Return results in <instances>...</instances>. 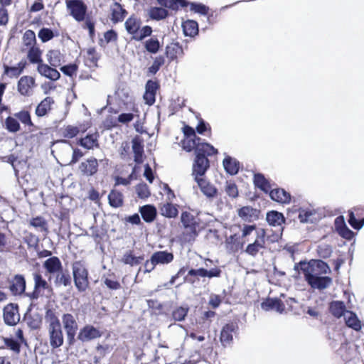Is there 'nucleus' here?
Listing matches in <instances>:
<instances>
[{
  "label": "nucleus",
  "mask_w": 364,
  "mask_h": 364,
  "mask_svg": "<svg viewBox=\"0 0 364 364\" xmlns=\"http://www.w3.org/2000/svg\"><path fill=\"white\" fill-rule=\"evenodd\" d=\"M218 153L212 151H204L203 149H197L195 153V158L192 165V176L194 181L205 178V173L210 168V164L208 156L216 155Z\"/></svg>",
  "instance_id": "f257e3e1"
},
{
  "label": "nucleus",
  "mask_w": 364,
  "mask_h": 364,
  "mask_svg": "<svg viewBox=\"0 0 364 364\" xmlns=\"http://www.w3.org/2000/svg\"><path fill=\"white\" fill-rule=\"evenodd\" d=\"M74 284L79 292H85L90 287L89 272L82 261H75L72 264Z\"/></svg>",
  "instance_id": "f03ea898"
},
{
  "label": "nucleus",
  "mask_w": 364,
  "mask_h": 364,
  "mask_svg": "<svg viewBox=\"0 0 364 364\" xmlns=\"http://www.w3.org/2000/svg\"><path fill=\"white\" fill-rule=\"evenodd\" d=\"M66 7L76 21L81 22L86 18L87 6L82 0H66Z\"/></svg>",
  "instance_id": "7ed1b4c3"
},
{
  "label": "nucleus",
  "mask_w": 364,
  "mask_h": 364,
  "mask_svg": "<svg viewBox=\"0 0 364 364\" xmlns=\"http://www.w3.org/2000/svg\"><path fill=\"white\" fill-rule=\"evenodd\" d=\"M329 311L336 318L343 316V318H358L357 314L348 310L344 302L342 301H332L329 304Z\"/></svg>",
  "instance_id": "20e7f679"
},
{
  "label": "nucleus",
  "mask_w": 364,
  "mask_h": 364,
  "mask_svg": "<svg viewBox=\"0 0 364 364\" xmlns=\"http://www.w3.org/2000/svg\"><path fill=\"white\" fill-rule=\"evenodd\" d=\"M33 276L34 280L33 290L32 292L26 293V296L31 301L37 300L42 295L41 291L49 288L48 283L40 273L34 272Z\"/></svg>",
  "instance_id": "39448f33"
},
{
  "label": "nucleus",
  "mask_w": 364,
  "mask_h": 364,
  "mask_svg": "<svg viewBox=\"0 0 364 364\" xmlns=\"http://www.w3.org/2000/svg\"><path fill=\"white\" fill-rule=\"evenodd\" d=\"M50 343L53 348L61 346L63 343V336L61 330V324L59 320H53L49 327Z\"/></svg>",
  "instance_id": "423d86ee"
},
{
  "label": "nucleus",
  "mask_w": 364,
  "mask_h": 364,
  "mask_svg": "<svg viewBox=\"0 0 364 364\" xmlns=\"http://www.w3.org/2000/svg\"><path fill=\"white\" fill-rule=\"evenodd\" d=\"M306 282L313 289L323 290L331 284L332 279L328 276H323L315 272L313 275L309 276Z\"/></svg>",
  "instance_id": "0eeeda50"
},
{
  "label": "nucleus",
  "mask_w": 364,
  "mask_h": 364,
  "mask_svg": "<svg viewBox=\"0 0 364 364\" xmlns=\"http://www.w3.org/2000/svg\"><path fill=\"white\" fill-rule=\"evenodd\" d=\"M26 282L23 275L16 274L11 281L9 289L13 295H26Z\"/></svg>",
  "instance_id": "6e6552de"
},
{
  "label": "nucleus",
  "mask_w": 364,
  "mask_h": 364,
  "mask_svg": "<svg viewBox=\"0 0 364 364\" xmlns=\"http://www.w3.org/2000/svg\"><path fill=\"white\" fill-rule=\"evenodd\" d=\"M98 166L97 159L91 157L80 163L79 170L83 176H92L97 172Z\"/></svg>",
  "instance_id": "1a4fd4ad"
},
{
  "label": "nucleus",
  "mask_w": 364,
  "mask_h": 364,
  "mask_svg": "<svg viewBox=\"0 0 364 364\" xmlns=\"http://www.w3.org/2000/svg\"><path fill=\"white\" fill-rule=\"evenodd\" d=\"M151 257L152 266H156L158 264H168L174 259L173 254L171 252H168L167 250L156 251L154 252Z\"/></svg>",
  "instance_id": "9d476101"
},
{
  "label": "nucleus",
  "mask_w": 364,
  "mask_h": 364,
  "mask_svg": "<svg viewBox=\"0 0 364 364\" xmlns=\"http://www.w3.org/2000/svg\"><path fill=\"white\" fill-rule=\"evenodd\" d=\"M261 307L267 311H274L282 313L284 310L285 306L280 299L269 297L262 302Z\"/></svg>",
  "instance_id": "9b49d317"
},
{
  "label": "nucleus",
  "mask_w": 364,
  "mask_h": 364,
  "mask_svg": "<svg viewBox=\"0 0 364 364\" xmlns=\"http://www.w3.org/2000/svg\"><path fill=\"white\" fill-rule=\"evenodd\" d=\"M37 71L38 72V73L41 75L46 77L52 81H56V80H59L60 77V74L55 69V68L52 67L50 65H48L47 64H45L43 63H40L37 66Z\"/></svg>",
  "instance_id": "f8f14e48"
},
{
  "label": "nucleus",
  "mask_w": 364,
  "mask_h": 364,
  "mask_svg": "<svg viewBox=\"0 0 364 364\" xmlns=\"http://www.w3.org/2000/svg\"><path fill=\"white\" fill-rule=\"evenodd\" d=\"M237 328V324L233 322L228 323L223 326L220 337V341L223 346H226L231 343L232 341V333L235 332Z\"/></svg>",
  "instance_id": "ddd939ff"
},
{
  "label": "nucleus",
  "mask_w": 364,
  "mask_h": 364,
  "mask_svg": "<svg viewBox=\"0 0 364 364\" xmlns=\"http://www.w3.org/2000/svg\"><path fill=\"white\" fill-rule=\"evenodd\" d=\"M35 85V79L31 76H23L18 81L17 90L23 96L30 95V89Z\"/></svg>",
  "instance_id": "4468645a"
},
{
  "label": "nucleus",
  "mask_w": 364,
  "mask_h": 364,
  "mask_svg": "<svg viewBox=\"0 0 364 364\" xmlns=\"http://www.w3.org/2000/svg\"><path fill=\"white\" fill-rule=\"evenodd\" d=\"M139 212L144 221L147 223L154 222L157 215L156 208L151 204H146L139 207Z\"/></svg>",
  "instance_id": "2eb2a0df"
},
{
  "label": "nucleus",
  "mask_w": 364,
  "mask_h": 364,
  "mask_svg": "<svg viewBox=\"0 0 364 364\" xmlns=\"http://www.w3.org/2000/svg\"><path fill=\"white\" fill-rule=\"evenodd\" d=\"M240 165L238 160L228 155L225 156L223 161V166L225 172L230 176H235L238 173Z\"/></svg>",
  "instance_id": "dca6fc26"
},
{
  "label": "nucleus",
  "mask_w": 364,
  "mask_h": 364,
  "mask_svg": "<svg viewBox=\"0 0 364 364\" xmlns=\"http://www.w3.org/2000/svg\"><path fill=\"white\" fill-rule=\"evenodd\" d=\"M269 196L272 200L279 203H289L291 195L283 188H274L269 191Z\"/></svg>",
  "instance_id": "f3484780"
},
{
  "label": "nucleus",
  "mask_w": 364,
  "mask_h": 364,
  "mask_svg": "<svg viewBox=\"0 0 364 364\" xmlns=\"http://www.w3.org/2000/svg\"><path fill=\"white\" fill-rule=\"evenodd\" d=\"M181 221L183 226L186 229H190L191 232L194 235H198L196 230L198 223H196L195 218L189 212L183 211L181 215Z\"/></svg>",
  "instance_id": "a211bd4d"
},
{
  "label": "nucleus",
  "mask_w": 364,
  "mask_h": 364,
  "mask_svg": "<svg viewBox=\"0 0 364 364\" xmlns=\"http://www.w3.org/2000/svg\"><path fill=\"white\" fill-rule=\"evenodd\" d=\"M127 14V10L119 2H114L111 7V21L114 24L123 21Z\"/></svg>",
  "instance_id": "6ab92c4d"
},
{
  "label": "nucleus",
  "mask_w": 364,
  "mask_h": 364,
  "mask_svg": "<svg viewBox=\"0 0 364 364\" xmlns=\"http://www.w3.org/2000/svg\"><path fill=\"white\" fill-rule=\"evenodd\" d=\"M98 136L97 132L87 134L85 137L78 139L77 144L87 149H92L94 147L97 148L99 147Z\"/></svg>",
  "instance_id": "aec40b11"
},
{
  "label": "nucleus",
  "mask_w": 364,
  "mask_h": 364,
  "mask_svg": "<svg viewBox=\"0 0 364 364\" xmlns=\"http://www.w3.org/2000/svg\"><path fill=\"white\" fill-rule=\"evenodd\" d=\"M43 267L50 274H55L63 268L62 262L58 257L53 256L47 259L43 264Z\"/></svg>",
  "instance_id": "412c9836"
},
{
  "label": "nucleus",
  "mask_w": 364,
  "mask_h": 364,
  "mask_svg": "<svg viewBox=\"0 0 364 364\" xmlns=\"http://www.w3.org/2000/svg\"><path fill=\"white\" fill-rule=\"evenodd\" d=\"M259 210L251 206H243L237 211L240 218L243 220L251 222L258 218Z\"/></svg>",
  "instance_id": "4be33fe9"
},
{
  "label": "nucleus",
  "mask_w": 364,
  "mask_h": 364,
  "mask_svg": "<svg viewBox=\"0 0 364 364\" xmlns=\"http://www.w3.org/2000/svg\"><path fill=\"white\" fill-rule=\"evenodd\" d=\"M132 151L134 153V161L136 164H140L143 162L144 144L141 139L136 136L132 141Z\"/></svg>",
  "instance_id": "5701e85b"
},
{
  "label": "nucleus",
  "mask_w": 364,
  "mask_h": 364,
  "mask_svg": "<svg viewBox=\"0 0 364 364\" xmlns=\"http://www.w3.org/2000/svg\"><path fill=\"white\" fill-rule=\"evenodd\" d=\"M141 25V20L134 15L129 16L124 23V27L128 33L136 35L139 33Z\"/></svg>",
  "instance_id": "b1692460"
},
{
  "label": "nucleus",
  "mask_w": 364,
  "mask_h": 364,
  "mask_svg": "<svg viewBox=\"0 0 364 364\" xmlns=\"http://www.w3.org/2000/svg\"><path fill=\"white\" fill-rule=\"evenodd\" d=\"M198 185L201 192L208 198H213L217 194V188L208 182L205 178H199L198 181H195Z\"/></svg>",
  "instance_id": "393cba45"
},
{
  "label": "nucleus",
  "mask_w": 364,
  "mask_h": 364,
  "mask_svg": "<svg viewBox=\"0 0 364 364\" xmlns=\"http://www.w3.org/2000/svg\"><path fill=\"white\" fill-rule=\"evenodd\" d=\"M266 220L271 226H279L285 223L286 218L283 213L277 210H270L267 213Z\"/></svg>",
  "instance_id": "a878e982"
},
{
  "label": "nucleus",
  "mask_w": 364,
  "mask_h": 364,
  "mask_svg": "<svg viewBox=\"0 0 364 364\" xmlns=\"http://www.w3.org/2000/svg\"><path fill=\"white\" fill-rule=\"evenodd\" d=\"M55 274L54 283L56 287L62 285L68 287L71 285L72 278L68 269H63L62 268L61 270H59Z\"/></svg>",
  "instance_id": "bb28decb"
},
{
  "label": "nucleus",
  "mask_w": 364,
  "mask_h": 364,
  "mask_svg": "<svg viewBox=\"0 0 364 364\" xmlns=\"http://www.w3.org/2000/svg\"><path fill=\"white\" fill-rule=\"evenodd\" d=\"M253 181L255 187L258 188L265 193H269V191L272 190L270 183L262 173H255Z\"/></svg>",
  "instance_id": "cd10ccee"
},
{
  "label": "nucleus",
  "mask_w": 364,
  "mask_h": 364,
  "mask_svg": "<svg viewBox=\"0 0 364 364\" xmlns=\"http://www.w3.org/2000/svg\"><path fill=\"white\" fill-rule=\"evenodd\" d=\"M100 331L91 326H85L80 333L79 338L82 341H87L100 337Z\"/></svg>",
  "instance_id": "c85d7f7f"
},
{
  "label": "nucleus",
  "mask_w": 364,
  "mask_h": 364,
  "mask_svg": "<svg viewBox=\"0 0 364 364\" xmlns=\"http://www.w3.org/2000/svg\"><path fill=\"white\" fill-rule=\"evenodd\" d=\"M183 34L186 36L194 37L198 33V23L194 20H187L182 23Z\"/></svg>",
  "instance_id": "c756f323"
},
{
  "label": "nucleus",
  "mask_w": 364,
  "mask_h": 364,
  "mask_svg": "<svg viewBox=\"0 0 364 364\" xmlns=\"http://www.w3.org/2000/svg\"><path fill=\"white\" fill-rule=\"evenodd\" d=\"M108 201L111 207L117 208L124 204L123 194L117 190H112L108 195Z\"/></svg>",
  "instance_id": "7c9ffc66"
},
{
  "label": "nucleus",
  "mask_w": 364,
  "mask_h": 364,
  "mask_svg": "<svg viewBox=\"0 0 364 364\" xmlns=\"http://www.w3.org/2000/svg\"><path fill=\"white\" fill-rule=\"evenodd\" d=\"M193 144H195V151L196 149H200L204 151H212V153H218L217 149H215L212 144L205 142L200 137L198 136L196 134L191 138Z\"/></svg>",
  "instance_id": "2f4dec72"
},
{
  "label": "nucleus",
  "mask_w": 364,
  "mask_h": 364,
  "mask_svg": "<svg viewBox=\"0 0 364 364\" xmlns=\"http://www.w3.org/2000/svg\"><path fill=\"white\" fill-rule=\"evenodd\" d=\"M54 102V100L50 97H46L43 99L36 108V114L39 117H43L50 109V105Z\"/></svg>",
  "instance_id": "473e14b6"
},
{
  "label": "nucleus",
  "mask_w": 364,
  "mask_h": 364,
  "mask_svg": "<svg viewBox=\"0 0 364 364\" xmlns=\"http://www.w3.org/2000/svg\"><path fill=\"white\" fill-rule=\"evenodd\" d=\"M149 16L152 20L161 21L168 17V11L163 7L152 6L149 10Z\"/></svg>",
  "instance_id": "72a5a7b5"
},
{
  "label": "nucleus",
  "mask_w": 364,
  "mask_h": 364,
  "mask_svg": "<svg viewBox=\"0 0 364 364\" xmlns=\"http://www.w3.org/2000/svg\"><path fill=\"white\" fill-rule=\"evenodd\" d=\"M183 48L178 42L171 43L166 47V56L170 61L175 60L178 54H183Z\"/></svg>",
  "instance_id": "f704fd0d"
},
{
  "label": "nucleus",
  "mask_w": 364,
  "mask_h": 364,
  "mask_svg": "<svg viewBox=\"0 0 364 364\" xmlns=\"http://www.w3.org/2000/svg\"><path fill=\"white\" fill-rule=\"evenodd\" d=\"M144 260V256H135L132 250L127 251L122 258V262L125 264H129L132 267L138 265Z\"/></svg>",
  "instance_id": "c9c22d12"
},
{
  "label": "nucleus",
  "mask_w": 364,
  "mask_h": 364,
  "mask_svg": "<svg viewBox=\"0 0 364 364\" xmlns=\"http://www.w3.org/2000/svg\"><path fill=\"white\" fill-rule=\"evenodd\" d=\"M42 51L39 48L36 46H32L29 48L27 54V58L29 62L32 64H38L43 63V60L41 58Z\"/></svg>",
  "instance_id": "e433bc0d"
},
{
  "label": "nucleus",
  "mask_w": 364,
  "mask_h": 364,
  "mask_svg": "<svg viewBox=\"0 0 364 364\" xmlns=\"http://www.w3.org/2000/svg\"><path fill=\"white\" fill-rule=\"evenodd\" d=\"M144 46L148 53L156 54L159 51L161 45L158 38L152 37L144 42Z\"/></svg>",
  "instance_id": "4c0bfd02"
},
{
  "label": "nucleus",
  "mask_w": 364,
  "mask_h": 364,
  "mask_svg": "<svg viewBox=\"0 0 364 364\" xmlns=\"http://www.w3.org/2000/svg\"><path fill=\"white\" fill-rule=\"evenodd\" d=\"M161 214L166 218H174L178 214V210L177 208L170 203H166L164 204L160 208Z\"/></svg>",
  "instance_id": "58836bf2"
},
{
  "label": "nucleus",
  "mask_w": 364,
  "mask_h": 364,
  "mask_svg": "<svg viewBox=\"0 0 364 364\" xmlns=\"http://www.w3.org/2000/svg\"><path fill=\"white\" fill-rule=\"evenodd\" d=\"M49 64L56 68L61 64V53L59 50H50L46 54Z\"/></svg>",
  "instance_id": "ea45409f"
},
{
  "label": "nucleus",
  "mask_w": 364,
  "mask_h": 364,
  "mask_svg": "<svg viewBox=\"0 0 364 364\" xmlns=\"http://www.w3.org/2000/svg\"><path fill=\"white\" fill-rule=\"evenodd\" d=\"M58 35V31H54L51 28H46V27L41 28L39 30L38 33V36L39 39L43 43H46V42L50 41L55 36H57Z\"/></svg>",
  "instance_id": "a19ab883"
},
{
  "label": "nucleus",
  "mask_w": 364,
  "mask_h": 364,
  "mask_svg": "<svg viewBox=\"0 0 364 364\" xmlns=\"http://www.w3.org/2000/svg\"><path fill=\"white\" fill-rule=\"evenodd\" d=\"M16 315L18 316V318H21L18 314V306L17 304L10 303L4 308L3 318H14Z\"/></svg>",
  "instance_id": "79ce46f5"
},
{
  "label": "nucleus",
  "mask_w": 364,
  "mask_h": 364,
  "mask_svg": "<svg viewBox=\"0 0 364 364\" xmlns=\"http://www.w3.org/2000/svg\"><path fill=\"white\" fill-rule=\"evenodd\" d=\"M23 240L27 244L29 248H33L35 251H38L39 238L38 236L31 232H27L23 237Z\"/></svg>",
  "instance_id": "37998d69"
},
{
  "label": "nucleus",
  "mask_w": 364,
  "mask_h": 364,
  "mask_svg": "<svg viewBox=\"0 0 364 364\" xmlns=\"http://www.w3.org/2000/svg\"><path fill=\"white\" fill-rule=\"evenodd\" d=\"M314 213L315 212L312 210L300 208L299 209L298 218L301 223H313L314 220L311 218Z\"/></svg>",
  "instance_id": "c03bdc74"
},
{
  "label": "nucleus",
  "mask_w": 364,
  "mask_h": 364,
  "mask_svg": "<svg viewBox=\"0 0 364 364\" xmlns=\"http://www.w3.org/2000/svg\"><path fill=\"white\" fill-rule=\"evenodd\" d=\"M165 63V58L163 55L155 58L152 65L148 68L147 75H154L159 70L160 68Z\"/></svg>",
  "instance_id": "a18cd8bd"
},
{
  "label": "nucleus",
  "mask_w": 364,
  "mask_h": 364,
  "mask_svg": "<svg viewBox=\"0 0 364 364\" xmlns=\"http://www.w3.org/2000/svg\"><path fill=\"white\" fill-rule=\"evenodd\" d=\"M5 128L11 133H16L21 129V125L16 119L9 116L5 119Z\"/></svg>",
  "instance_id": "49530a36"
},
{
  "label": "nucleus",
  "mask_w": 364,
  "mask_h": 364,
  "mask_svg": "<svg viewBox=\"0 0 364 364\" xmlns=\"http://www.w3.org/2000/svg\"><path fill=\"white\" fill-rule=\"evenodd\" d=\"M15 117L18 119L22 124L28 126L34 127L31 120L30 112L27 110H21L14 114Z\"/></svg>",
  "instance_id": "de8ad7c7"
},
{
  "label": "nucleus",
  "mask_w": 364,
  "mask_h": 364,
  "mask_svg": "<svg viewBox=\"0 0 364 364\" xmlns=\"http://www.w3.org/2000/svg\"><path fill=\"white\" fill-rule=\"evenodd\" d=\"M314 269L315 272L323 274H327L331 272L328 264L321 259H313Z\"/></svg>",
  "instance_id": "09e8293b"
},
{
  "label": "nucleus",
  "mask_w": 364,
  "mask_h": 364,
  "mask_svg": "<svg viewBox=\"0 0 364 364\" xmlns=\"http://www.w3.org/2000/svg\"><path fill=\"white\" fill-rule=\"evenodd\" d=\"M300 264L301 271L304 274L305 281H307L309 277L313 275L315 273L314 269L313 259H311L309 262L300 261Z\"/></svg>",
  "instance_id": "8fccbe9b"
},
{
  "label": "nucleus",
  "mask_w": 364,
  "mask_h": 364,
  "mask_svg": "<svg viewBox=\"0 0 364 364\" xmlns=\"http://www.w3.org/2000/svg\"><path fill=\"white\" fill-rule=\"evenodd\" d=\"M190 9L191 11L203 16H207L210 10L208 6L199 2L190 3Z\"/></svg>",
  "instance_id": "3c124183"
},
{
  "label": "nucleus",
  "mask_w": 364,
  "mask_h": 364,
  "mask_svg": "<svg viewBox=\"0 0 364 364\" xmlns=\"http://www.w3.org/2000/svg\"><path fill=\"white\" fill-rule=\"evenodd\" d=\"M152 28L150 26H144L141 28H140L139 33H136L132 37V40L136 41H142L146 37L151 36Z\"/></svg>",
  "instance_id": "603ef678"
},
{
  "label": "nucleus",
  "mask_w": 364,
  "mask_h": 364,
  "mask_svg": "<svg viewBox=\"0 0 364 364\" xmlns=\"http://www.w3.org/2000/svg\"><path fill=\"white\" fill-rule=\"evenodd\" d=\"M23 40L26 46H29L30 48L35 46L36 43L35 32L30 29L27 30L23 36Z\"/></svg>",
  "instance_id": "864d4df0"
},
{
  "label": "nucleus",
  "mask_w": 364,
  "mask_h": 364,
  "mask_svg": "<svg viewBox=\"0 0 364 364\" xmlns=\"http://www.w3.org/2000/svg\"><path fill=\"white\" fill-rule=\"evenodd\" d=\"M136 193L139 198H146L151 195L146 183H141L136 186Z\"/></svg>",
  "instance_id": "5fc2aeb1"
},
{
  "label": "nucleus",
  "mask_w": 364,
  "mask_h": 364,
  "mask_svg": "<svg viewBox=\"0 0 364 364\" xmlns=\"http://www.w3.org/2000/svg\"><path fill=\"white\" fill-rule=\"evenodd\" d=\"M4 341L5 345L10 350L18 354L21 351V344L18 341L14 340L13 338H4Z\"/></svg>",
  "instance_id": "6e6d98bb"
},
{
  "label": "nucleus",
  "mask_w": 364,
  "mask_h": 364,
  "mask_svg": "<svg viewBox=\"0 0 364 364\" xmlns=\"http://www.w3.org/2000/svg\"><path fill=\"white\" fill-rule=\"evenodd\" d=\"M257 237L255 240L252 242L255 245H256L259 249H263L265 247V236L266 232L264 229H260L256 232Z\"/></svg>",
  "instance_id": "4d7b16f0"
},
{
  "label": "nucleus",
  "mask_w": 364,
  "mask_h": 364,
  "mask_svg": "<svg viewBox=\"0 0 364 364\" xmlns=\"http://www.w3.org/2000/svg\"><path fill=\"white\" fill-rule=\"evenodd\" d=\"M189 307L187 304L177 307L172 313V318H186Z\"/></svg>",
  "instance_id": "13d9d810"
},
{
  "label": "nucleus",
  "mask_w": 364,
  "mask_h": 364,
  "mask_svg": "<svg viewBox=\"0 0 364 364\" xmlns=\"http://www.w3.org/2000/svg\"><path fill=\"white\" fill-rule=\"evenodd\" d=\"M78 69V66L75 63H69L60 67V71L68 77H72L75 75Z\"/></svg>",
  "instance_id": "bf43d9fd"
},
{
  "label": "nucleus",
  "mask_w": 364,
  "mask_h": 364,
  "mask_svg": "<svg viewBox=\"0 0 364 364\" xmlns=\"http://www.w3.org/2000/svg\"><path fill=\"white\" fill-rule=\"evenodd\" d=\"M3 68L4 75L11 78L18 77L22 73L16 66H9L6 64H4Z\"/></svg>",
  "instance_id": "052dcab7"
},
{
  "label": "nucleus",
  "mask_w": 364,
  "mask_h": 364,
  "mask_svg": "<svg viewBox=\"0 0 364 364\" xmlns=\"http://www.w3.org/2000/svg\"><path fill=\"white\" fill-rule=\"evenodd\" d=\"M317 252L321 258L326 259L331 257L333 250L328 245H321L318 247Z\"/></svg>",
  "instance_id": "680f3d73"
},
{
  "label": "nucleus",
  "mask_w": 364,
  "mask_h": 364,
  "mask_svg": "<svg viewBox=\"0 0 364 364\" xmlns=\"http://www.w3.org/2000/svg\"><path fill=\"white\" fill-rule=\"evenodd\" d=\"M225 192L231 198H235L238 196V189L236 184L232 181H227Z\"/></svg>",
  "instance_id": "e2e57ef3"
},
{
  "label": "nucleus",
  "mask_w": 364,
  "mask_h": 364,
  "mask_svg": "<svg viewBox=\"0 0 364 364\" xmlns=\"http://www.w3.org/2000/svg\"><path fill=\"white\" fill-rule=\"evenodd\" d=\"M348 222L349 223V225L354 229V230H360V221H359V219H357L353 211V210H348Z\"/></svg>",
  "instance_id": "0e129e2a"
},
{
  "label": "nucleus",
  "mask_w": 364,
  "mask_h": 364,
  "mask_svg": "<svg viewBox=\"0 0 364 364\" xmlns=\"http://www.w3.org/2000/svg\"><path fill=\"white\" fill-rule=\"evenodd\" d=\"M65 328L67 331L68 337H73L75 334V320H65Z\"/></svg>",
  "instance_id": "69168bd1"
},
{
  "label": "nucleus",
  "mask_w": 364,
  "mask_h": 364,
  "mask_svg": "<svg viewBox=\"0 0 364 364\" xmlns=\"http://www.w3.org/2000/svg\"><path fill=\"white\" fill-rule=\"evenodd\" d=\"M159 87L160 85L158 82L149 80L145 85V91L156 95Z\"/></svg>",
  "instance_id": "338daca9"
},
{
  "label": "nucleus",
  "mask_w": 364,
  "mask_h": 364,
  "mask_svg": "<svg viewBox=\"0 0 364 364\" xmlns=\"http://www.w3.org/2000/svg\"><path fill=\"white\" fill-rule=\"evenodd\" d=\"M79 133V129L77 127L68 125L64 130L63 135L65 138L72 139L76 136Z\"/></svg>",
  "instance_id": "774afa93"
}]
</instances>
